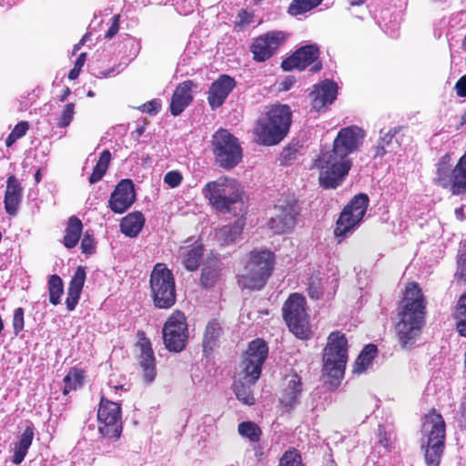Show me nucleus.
I'll return each mask as SVG.
<instances>
[{
    "mask_svg": "<svg viewBox=\"0 0 466 466\" xmlns=\"http://www.w3.org/2000/svg\"><path fill=\"white\" fill-rule=\"evenodd\" d=\"M365 131L350 126L341 128L334 139L331 152L322 153L316 160L320 169L319 183L325 188H336L344 180L351 168L352 161L348 157L358 151L363 144Z\"/></svg>",
    "mask_w": 466,
    "mask_h": 466,
    "instance_id": "1",
    "label": "nucleus"
},
{
    "mask_svg": "<svg viewBox=\"0 0 466 466\" xmlns=\"http://www.w3.org/2000/svg\"><path fill=\"white\" fill-rule=\"evenodd\" d=\"M424 297L416 283H410L405 290L395 325L398 342L403 350H411L420 339L425 325Z\"/></svg>",
    "mask_w": 466,
    "mask_h": 466,
    "instance_id": "2",
    "label": "nucleus"
},
{
    "mask_svg": "<svg viewBox=\"0 0 466 466\" xmlns=\"http://www.w3.org/2000/svg\"><path fill=\"white\" fill-rule=\"evenodd\" d=\"M292 122V113L287 105H275L264 118L257 123L255 134L259 144L275 146L288 135Z\"/></svg>",
    "mask_w": 466,
    "mask_h": 466,
    "instance_id": "3",
    "label": "nucleus"
},
{
    "mask_svg": "<svg viewBox=\"0 0 466 466\" xmlns=\"http://www.w3.org/2000/svg\"><path fill=\"white\" fill-rule=\"evenodd\" d=\"M420 447L427 466H439L445 447V422L442 416L432 410L426 414L421 426Z\"/></svg>",
    "mask_w": 466,
    "mask_h": 466,
    "instance_id": "4",
    "label": "nucleus"
},
{
    "mask_svg": "<svg viewBox=\"0 0 466 466\" xmlns=\"http://www.w3.org/2000/svg\"><path fill=\"white\" fill-rule=\"evenodd\" d=\"M274 268V254L267 249L253 250L249 254L245 273L238 276L242 289H261Z\"/></svg>",
    "mask_w": 466,
    "mask_h": 466,
    "instance_id": "5",
    "label": "nucleus"
},
{
    "mask_svg": "<svg viewBox=\"0 0 466 466\" xmlns=\"http://www.w3.org/2000/svg\"><path fill=\"white\" fill-rule=\"evenodd\" d=\"M203 196L217 210L231 213L233 206L241 203V192L238 184L227 177L210 181L202 189Z\"/></svg>",
    "mask_w": 466,
    "mask_h": 466,
    "instance_id": "6",
    "label": "nucleus"
},
{
    "mask_svg": "<svg viewBox=\"0 0 466 466\" xmlns=\"http://www.w3.org/2000/svg\"><path fill=\"white\" fill-rule=\"evenodd\" d=\"M150 296L158 309H169L176 303V285L173 273L163 263L153 268L149 279Z\"/></svg>",
    "mask_w": 466,
    "mask_h": 466,
    "instance_id": "7",
    "label": "nucleus"
},
{
    "mask_svg": "<svg viewBox=\"0 0 466 466\" xmlns=\"http://www.w3.org/2000/svg\"><path fill=\"white\" fill-rule=\"evenodd\" d=\"M348 361V344L344 334L332 332L324 350L323 370L330 378L343 377Z\"/></svg>",
    "mask_w": 466,
    "mask_h": 466,
    "instance_id": "8",
    "label": "nucleus"
},
{
    "mask_svg": "<svg viewBox=\"0 0 466 466\" xmlns=\"http://www.w3.org/2000/svg\"><path fill=\"white\" fill-rule=\"evenodd\" d=\"M369 197L360 193L356 195L343 208L337 220L334 235L345 238L351 235L360 225L369 206Z\"/></svg>",
    "mask_w": 466,
    "mask_h": 466,
    "instance_id": "9",
    "label": "nucleus"
},
{
    "mask_svg": "<svg viewBox=\"0 0 466 466\" xmlns=\"http://www.w3.org/2000/svg\"><path fill=\"white\" fill-rule=\"evenodd\" d=\"M216 162L225 169H231L242 159L238 139L226 129L218 130L212 137Z\"/></svg>",
    "mask_w": 466,
    "mask_h": 466,
    "instance_id": "10",
    "label": "nucleus"
},
{
    "mask_svg": "<svg viewBox=\"0 0 466 466\" xmlns=\"http://www.w3.org/2000/svg\"><path fill=\"white\" fill-rule=\"evenodd\" d=\"M300 207L294 197L281 198L274 206V215L268 222V228L275 234L290 232L298 222Z\"/></svg>",
    "mask_w": 466,
    "mask_h": 466,
    "instance_id": "11",
    "label": "nucleus"
},
{
    "mask_svg": "<svg viewBox=\"0 0 466 466\" xmlns=\"http://www.w3.org/2000/svg\"><path fill=\"white\" fill-rule=\"evenodd\" d=\"M98 433L107 439H118L122 432L121 406L102 396L97 410Z\"/></svg>",
    "mask_w": 466,
    "mask_h": 466,
    "instance_id": "12",
    "label": "nucleus"
},
{
    "mask_svg": "<svg viewBox=\"0 0 466 466\" xmlns=\"http://www.w3.org/2000/svg\"><path fill=\"white\" fill-rule=\"evenodd\" d=\"M305 298L298 293L289 297L283 306V317L289 330L298 338L307 337L309 319L305 309Z\"/></svg>",
    "mask_w": 466,
    "mask_h": 466,
    "instance_id": "13",
    "label": "nucleus"
},
{
    "mask_svg": "<svg viewBox=\"0 0 466 466\" xmlns=\"http://www.w3.org/2000/svg\"><path fill=\"white\" fill-rule=\"evenodd\" d=\"M268 354V347L263 339H257L248 344L240 365L243 378L247 383L255 384L258 380Z\"/></svg>",
    "mask_w": 466,
    "mask_h": 466,
    "instance_id": "14",
    "label": "nucleus"
},
{
    "mask_svg": "<svg viewBox=\"0 0 466 466\" xmlns=\"http://www.w3.org/2000/svg\"><path fill=\"white\" fill-rule=\"evenodd\" d=\"M187 338L186 317L182 312L176 311L167 319L163 328L166 348L169 351L180 352L185 348Z\"/></svg>",
    "mask_w": 466,
    "mask_h": 466,
    "instance_id": "15",
    "label": "nucleus"
},
{
    "mask_svg": "<svg viewBox=\"0 0 466 466\" xmlns=\"http://www.w3.org/2000/svg\"><path fill=\"white\" fill-rule=\"evenodd\" d=\"M136 200L134 184L130 179H122L111 193L108 200L110 209L117 214L127 210Z\"/></svg>",
    "mask_w": 466,
    "mask_h": 466,
    "instance_id": "16",
    "label": "nucleus"
},
{
    "mask_svg": "<svg viewBox=\"0 0 466 466\" xmlns=\"http://www.w3.org/2000/svg\"><path fill=\"white\" fill-rule=\"evenodd\" d=\"M282 39L281 32H269L256 38L251 46L254 60L264 62L269 59L278 49Z\"/></svg>",
    "mask_w": 466,
    "mask_h": 466,
    "instance_id": "17",
    "label": "nucleus"
},
{
    "mask_svg": "<svg viewBox=\"0 0 466 466\" xmlns=\"http://www.w3.org/2000/svg\"><path fill=\"white\" fill-rule=\"evenodd\" d=\"M236 80L228 75H220L209 86L208 101L212 109L221 106L235 88Z\"/></svg>",
    "mask_w": 466,
    "mask_h": 466,
    "instance_id": "18",
    "label": "nucleus"
},
{
    "mask_svg": "<svg viewBox=\"0 0 466 466\" xmlns=\"http://www.w3.org/2000/svg\"><path fill=\"white\" fill-rule=\"evenodd\" d=\"M319 55V50L316 45L301 46L292 56L282 61L281 67L285 71H290L292 69L303 70L315 62Z\"/></svg>",
    "mask_w": 466,
    "mask_h": 466,
    "instance_id": "19",
    "label": "nucleus"
},
{
    "mask_svg": "<svg viewBox=\"0 0 466 466\" xmlns=\"http://www.w3.org/2000/svg\"><path fill=\"white\" fill-rule=\"evenodd\" d=\"M203 255V245L198 241L187 240L178 249V258L188 271H195L198 268Z\"/></svg>",
    "mask_w": 466,
    "mask_h": 466,
    "instance_id": "20",
    "label": "nucleus"
},
{
    "mask_svg": "<svg viewBox=\"0 0 466 466\" xmlns=\"http://www.w3.org/2000/svg\"><path fill=\"white\" fill-rule=\"evenodd\" d=\"M338 86L332 80L326 79L313 86L310 92L312 106L320 110L325 106L333 103L337 97Z\"/></svg>",
    "mask_w": 466,
    "mask_h": 466,
    "instance_id": "21",
    "label": "nucleus"
},
{
    "mask_svg": "<svg viewBox=\"0 0 466 466\" xmlns=\"http://www.w3.org/2000/svg\"><path fill=\"white\" fill-rule=\"evenodd\" d=\"M140 349L139 364L143 370V378L147 383H151L156 376V360L150 341L143 338L138 342Z\"/></svg>",
    "mask_w": 466,
    "mask_h": 466,
    "instance_id": "22",
    "label": "nucleus"
},
{
    "mask_svg": "<svg viewBox=\"0 0 466 466\" xmlns=\"http://www.w3.org/2000/svg\"><path fill=\"white\" fill-rule=\"evenodd\" d=\"M195 86L193 81L187 80L180 83L171 98L170 112L173 116L180 115L193 99L192 89Z\"/></svg>",
    "mask_w": 466,
    "mask_h": 466,
    "instance_id": "23",
    "label": "nucleus"
},
{
    "mask_svg": "<svg viewBox=\"0 0 466 466\" xmlns=\"http://www.w3.org/2000/svg\"><path fill=\"white\" fill-rule=\"evenodd\" d=\"M23 188L19 180L11 176L6 181V189L5 193V209L10 216H15L22 200Z\"/></svg>",
    "mask_w": 466,
    "mask_h": 466,
    "instance_id": "24",
    "label": "nucleus"
},
{
    "mask_svg": "<svg viewBox=\"0 0 466 466\" xmlns=\"http://www.w3.org/2000/svg\"><path fill=\"white\" fill-rule=\"evenodd\" d=\"M287 383L282 390L280 401L285 407L294 408L301 398L303 391L301 379L297 374L287 377Z\"/></svg>",
    "mask_w": 466,
    "mask_h": 466,
    "instance_id": "25",
    "label": "nucleus"
},
{
    "mask_svg": "<svg viewBox=\"0 0 466 466\" xmlns=\"http://www.w3.org/2000/svg\"><path fill=\"white\" fill-rule=\"evenodd\" d=\"M400 127H395L385 131L381 129L377 146L374 147V157H382L387 153L395 151L400 147V142L396 137Z\"/></svg>",
    "mask_w": 466,
    "mask_h": 466,
    "instance_id": "26",
    "label": "nucleus"
},
{
    "mask_svg": "<svg viewBox=\"0 0 466 466\" xmlns=\"http://www.w3.org/2000/svg\"><path fill=\"white\" fill-rule=\"evenodd\" d=\"M145 218L141 212H132L124 217L120 222L121 232L129 238L137 237L143 228Z\"/></svg>",
    "mask_w": 466,
    "mask_h": 466,
    "instance_id": "27",
    "label": "nucleus"
},
{
    "mask_svg": "<svg viewBox=\"0 0 466 466\" xmlns=\"http://www.w3.org/2000/svg\"><path fill=\"white\" fill-rule=\"evenodd\" d=\"M34 431L35 428L33 424L29 422L21 434L19 441L15 445V454L13 458L14 463L19 464L24 461L28 449L32 444L35 434Z\"/></svg>",
    "mask_w": 466,
    "mask_h": 466,
    "instance_id": "28",
    "label": "nucleus"
},
{
    "mask_svg": "<svg viewBox=\"0 0 466 466\" xmlns=\"http://www.w3.org/2000/svg\"><path fill=\"white\" fill-rule=\"evenodd\" d=\"M82 230L83 225L81 220L75 216L71 217L68 220L63 240L65 247L67 248H75L80 239Z\"/></svg>",
    "mask_w": 466,
    "mask_h": 466,
    "instance_id": "29",
    "label": "nucleus"
},
{
    "mask_svg": "<svg viewBox=\"0 0 466 466\" xmlns=\"http://www.w3.org/2000/svg\"><path fill=\"white\" fill-rule=\"evenodd\" d=\"M244 224L238 220L234 224L221 227L216 231V238L222 245L234 242L242 233Z\"/></svg>",
    "mask_w": 466,
    "mask_h": 466,
    "instance_id": "30",
    "label": "nucleus"
},
{
    "mask_svg": "<svg viewBox=\"0 0 466 466\" xmlns=\"http://www.w3.org/2000/svg\"><path fill=\"white\" fill-rule=\"evenodd\" d=\"M221 334L222 328L216 319H213L207 324L203 338V349L205 352L213 350V349L218 345V341Z\"/></svg>",
    "mask_w": 466,
    "mask_h": 466,
    "instance_id": "31",
    "label": "nucleus"
},
{
    "mask_svg": "<svg viewBox=\"0 0 466 466\" xmlns=\"http://www.w3.org/2000/svg\"><path fill=\"white\" fill-rule=\"evenodd\" d=\"M377 352V346L374 344L365 346L355 361L353 372L363 373L371 365Z\"/></svg>",
    "mask_w": 466,
    "mask_h": 466,
    "instance_id": "32",
    "label": "nucleus"
},
{
    "mask_svg": "<svg viewBox=\"0 0 466 466\" xmlns=\"http://www.w3.org/2000/svg\"><path fill=\"white\" fill-rule=\"evenodd\" d=\"M84 379L85 373L82 370L76 367L70 369L67 375L64 378V394H68L71 390L81 387L84 383Z\"/></svg>",
    "mask_w": 466,
    "mask_h": 466,
    "instance_id": "33",
    "label": "nucleus"
},
{
    "mask_svg": "<svg viewBox=\"0 0 466 466\" xmlns=\"http://www.w3.org/2000/svg\"><path fill=\"white\" fill-rule=\"evenodd\" d=\"M110 159V152L108 150H104L88 178L90 184H95L102 179L108 168Z\"/></svg>",
    "mask_w": 466,
    "mask_h": 466,
    "instance_id": "34",
    "label": "nucleus"
},
{
    "mask_svg": "<svg viewBox=\"0 0 466 466\" xmlns=\"http://www.w3.org/2000/svg\"><path fill=\"white\" fill-rule=\"evenodd\" d=\"M238 434L248 439L251 442H258L262 435V431L259 426L250 420L243 421L238 426Z\"/></svg>",
    "mask_w": 466,
    "mask_h": 466,
    "instance_id": "35",
    "label": "nucleus"
},
{
    "mask_svg": "<svg viewBox=\"0 0 466 466\" xmlns=\"http://www.w3.org/2000/svg\"><path fill=\"white\" fill-rule=\"evenodd\" d=\"M49 301L56 306L61 302V296L64 292L63 280L58 275H51L48 279Z\"/></svg>",
    "mask_w": 466,
    "mask_h": 466,
    "instance_id": "36",
    "label": "nucleus"
},
{
    "mask_svg": "<svg viewBox=\"0 0 466 466\" xmlns=\"http://www.w3.org/2000/svg\"><path fill=\"white\" fill-rule=\"evenodd\" d=\"M454 318L457 320L458 332L460 335L466 337V293L458 300Z\"/></svg>",
    "mask_w": 466,
    "mask_h": 466,
    "instance_id": "37",
    "label": "nucleus"
},
{
    "mask_svg": "<svg viewBox=\"0 0 466 466\" xmlns=\"http://www.w3.org/2000/svg\"><path fill=\"white\" fill-rule=\"evenodd\" d=\"M323 0H293L289 6V13L291 15L304 14L318 6Z\"/></svg>",
    "mask_w": 466,
    "mask_h": 466,
    "instance_id": "38",
    "label": "nucleus"
},
{
    "mask_svg": "<svg viewBox=\"0 0 466 466\" xmlns=\"http://www.w3.org/2000/svg\"><path fill=\"white\" fill-rule=\"evenodd\" d=\"M86 276V273L85 268L82 266H79L76 269V271L70 280L68 290L81 294L84 284H85Z\"/></svg>",
    "mask_w": 466,
    "mask_h": 466,
    "instance_id": "39",
    "label": "nucleus"
},
{
    "mask_svg": "<svg viewBox=\"0 0 466 466\" xmlns=\"http://www.w3.org/2000/svg\"><path fill=\"white\" fill-rule=\"evenodd\" d=\"M235 394L238 400L247 405H253L255 402V398L252 394L250 387L245 385L243 382H236Z\"/></svg>",
    "mask_w": 466,
    "mask_h": 466,
    "instance_id": "40",
    "label": "nucleus"
},
{
    "mask_svg": "<svg viewBox=\"0 0 466 466\" xmlns=\"http://www.w3.org/2000/svg\"><path fill=\"white\" fill-rule=\"evenodd\" d=\"M308 294L312 299H319L323 294L322 279L318 276H311L308 284Z\"/></svg>",
    "mask_w": 466,
    "mask_h": 466,
    "instance_id": "41",
    "label": "nucleus"
},
{
    "mask_svg": "<svg viewBox=\"0 0 466 466\" xmlns=\"http://www.w3.org/2000/svg\"><path fill=\"white\" fill-rule=\"evenodd\" d=\"M457 265L456 276L466 282V239L461 243Z\"/></svg>",
    "mask_w": 466,
    "mask_h": 466,
    "instance_id": "42",
    "label": "nucleus"
},
{
    "mask_svg": "<svg viewBox=\"0 0 466 466\" xmlns=\"http://www.w3.org/2000/svg\"><path fill=\"white\" fill-rule=\"evenodd\" d=\"M126 67V64L119 63L108 69L93 68V76L96 78H108L117 76Z\"/></svg>",
    "mask_w": 466,
    "mask_h": 466,
    "instance_id": "43",
    "label": "nucleus"
},
{
    "mask_svg": "<svg viewBox=\"0 0 466 466\" xmlns=\"http://www.w3.org/2000/svg\"><path fill=\"white\" fill-rule=\"evenodd\" d=\"M218 276L217 268L204 267L201 273V283L205 288H211Z\"/></svg>",
    "mask_w": 466,
    "mask_h": 466,
    "instance_id": "44",
    "label": "nucleus"
},
{
    "mask_svg": "<svg viewBox=\"0 0 466 466\" xmlns=\"http://www.w3.org/2000/svg\"><path fill=\"white\" fill-rule=\"evenodd\" d=\"M75 115V105L73 103L66 104L62 111L60 117L57 119V127H66L71 123Z\"/></svg>",
    "mask_w": 466,
    "mask_h": 466,
    "instance_id": "45",
    "label": "nucleus"
},
{
    "mask_svg": "<svg viewBox=\"0 0 466 466\" xmlns=\"http://www.w3.org/2000/svg\"><path fill=\"white\" fill-rule=\"evenodd\" d=\"M279 466H304L300 455L296 451H286L280 459Z\"/></svg>",
    "mask_w": 466,
    "mask_h": 466,
    "instance_id": "46",
    "label": "nucleus"
},
{
    "mask_svg": "<svg viewBox=\"0 0 466 466\" xmlns=\"http://www.w3.org/2000/svg\"><path fill=\"white\" fill-rule=\"evenodd\" d=\"M301 146L299 143L289 144L281 152V159L285 164H289L290 161L296 158L297 154L299 151Z\"/></svg>",
    "mask_w": 466,
    "mask_h": 466,
    "instance_id": "47",
    "label": "nucleus"
},
{
    "mask_svg": "<svg viewBox=\"0 0 466 466\" xmlns=\"http://www.w3.org/2000/svg\"><path fill=\"white\" fill-rule=\"evenodd\" d=\"M24 309L16 308L13 316V329L15 335H18L24 329Z\"/></svg>",
    "mask_w": 466,
    "mask_h": 466,
    "instance_id": "48",
    "label": "nucleus"
},
{
    "mask_svg": "<svg viewBox=\"0 0 466 466\" xmlns=\"http://www.w3.org/2000/svg\"><path fill=\"white\" fill-rule=\"evenodd\" d=\"M123 43L125 47L130 49L127 56H130L131 59L135 58L140 51V43L136 38L128 35L124 38Z\"/></svg>",
    "mask_w": 466,
    "mask_h": 466,
    "instance_id": "49",
    "label": "nucleus"
},
{
    "mask_svg": "<svg viewBox=\"0 0 466 466\" xmlns=\"http://www.w3.org/2000/svg\"><path fill=\"white\" fill-rule=\"evenodd\" d=\"M86 58V53H81L78 56V57L76 58V60L75 62L74 67L70 70V72L68 74V78L70 80H75L78 77L80 71L85 65Z\"/></svg>",
    "mask_w": 466,
    "mask_h": 466,
    "instance_id": "50",
    "label": "nucleus"
},
{
    "mask_svg": "<svg viewBox=\"0 0 466 466\" xmlns=\"http://www.w3.org/2000/svg\"><path fill=\"white\" fill-rule=\"evenodd\" d=\"M379 443L390 451L393 447L394 438L391 433H387L382 427L379 428Z\"/></svg>",
    "mask_w": 466,
    "mask_h": 466,
    "instance_id": "51",
    "label": "nucleus"
},
{
    "mask_svg": "<svg viewBox=\"0 0 466 466\" xmlns=\"http://www.w3.org/2000/svg\"><path fill=\"white\" fill-rule=\"evenodd\" d=\"M164 182L172 188L177 187L182 182V175L178 171H169L165 175Z\"/></svg>",
    "mask_w": 466,
    "mask_h": 466,
    "instance_id": "52",
    "label": "nucleus"
},
{
    "mask_svg": "<svg viewBox=\"0 0 466 466\" xmlns=\"http://www.w3.org/2000/svg\"><path fill=\"white\" fill-rule=\"evenodd\" d=\"M161 108V103L157 99H153L148 101L138 107V109L142 112H146L149 115H156L159 112Z\"/></svg>",
    "mask_w": 466,
    "mask_h": 466,
    "instance_id": "53",
    "label": "nucleus"
},
{
    "mask_svg": "<svg viewBox=\"0 0 466 466\" xmlns=\"http://www.w3.org/2000/svg\"><path fill=\"white\" fill-rule=\"evenodd\" d=\"M81 249L83 253L92 254L95 249L94 238L86 232L81 241Z\"/></svg>",
    "mask_w": 466,
    "mask_h": 466,
    "instance_id": "54",
    "label": "nucleus"
},
{
    "mask_svg": "<svg viewBox=\"0 0 466 466\" xmlns=\"http://www.w3.org/2000/svg\"><path fill=\"white\" fill-rule=\"evenodd\" d=\"M119 24H120V15H115L112 17L111 25L107 30V32L105 35V38L111 39L114 37L119 31Z\"/></svg>",
    "mask_w": 466,
    "mask_h": 466,
    "instance_id": "55",
    "label": "nucleus"
},
{
    "mask_svg": "<svg viewBox=\"0 0 466 466\" xmlns=\"http://www.w3.org/2000/svg\"><path fill=\"white\" fill-rule=\"evenodd\" d=\"M80 299V294L67 290V297L66 299V309L72 311L76 309Z\"/></svg>",
    "mask_w": 466,
    "mask_h": 466,
    "instance_id": "56",
    "label": "nucleus"
},
{
    "mask_svg": "<svg viewBox=\"0 0 466 466\" xmlns=\"http://www.w3.org/2000/svg\"><path fill=\"white\" fill-rule=\"evenodd\" d=\"M29 129V124L26 121L17 123L12 130V134L17 138L23 137Z\"/></svg>",
    "mask_w": 466,
    "mask_h": 466,
    "instance_id": "57",
    "label": "nucleus"
},
{
    "mask_svg": "<svg viewBox=\"0 0 466 466\" xmlns=\"http://www.w3.org/2000/svg\"><path fill=\"white\" fill-rule=\"evenodd\" d=\"M454 89L458 96L466 97V74L457 81Z\"/></svg>",
    "mask_w": 466,
    "mask_h": 466,
    "instance_id": "58",
    "label": "nucleus"
},
{
    "mask_svg": "<svg viewBox=\"0 0 466 466\" xmlns=\"http://www.w3.org/2000/svg\"><path fill=\"white\" fill-rule=\"evenodd\" d=\"M90 36H91V34L90 33H86L84 35V36L82 37V39L80 40V42L76 45H75L74 46V49H73V54L76 53L83 45H85L89 39H90Z\"/></svg>",
    "mask_w": 466,
    "mask_h": 466,
    "instance_id": "59",
    "label": "nucleus"
},
{
    "mask_svg": "<svg viewBox=\"0 0 466 466\" xmlns=\"http://www.w3.org/2000/svg\"><path fill=\"white\" fill-rule=\"evenodd\" d=\"M145 129L146 128L143 126L138 127L131 135L135 139H138L145 133Z\"/></svg>",
    "mask_w": 466,
    "mask_h": 466,
    "instance_id": "60",
    "label": "nucleus"
},
{
    "mask_svg": "<svg viewBox=\"0 0 466 466\" xmlns=\"http://www.w3.org/2000/svg\"><path fill=\"white\" fill-rule=\"evenodd\" d=\"M16 140L17 138L12 133H10L5 140V145L7 147H11Z\"/></svg>",
    "mask_w": 466,
    "mask_h": 466,
    "instance_id": "61",
    "label": "nucleus"
},
{
    "mask_svg": "<svg viewBox=\"0 0 466 466\" xmlns=\"http://www.w3.org/2000/svg\"><path fill=\"white\" fill-rule=\"evenodd\" d=\"M367 0H349L350 4L351 5H361L364 4Z\"/></svg>",
    "mask_w": 466,
    "mask_h": 466,
    "instance_id": "62",
    "label": "nucleus"
},
{
    "mask_svg": "<svg viewBox=\"0 0 466 466\" xmlns=\"http://www.w3.org/2000/svg\"><path fill=\"white\" fill-rule=\"evenodd\" d=\"M320 69H321V64H320V63H317V64H315V65L311 67L310 71H311V72H318V71H319Z\"/></svg>",
    "mask_w": 466,
    "mask_h": 466,
    "instance_id": "63",
    "label": "nucleus"
},
{
    "mask_svg": "<svg viewBox=\"0 0 466 466\" xmlns=\"http://www.w3.org/2000/svg\"><path fill=\"white\" fill-rule=\"evenodd\" d=\"M69 94H70V90H69V88L67 87V88L65 90L64 94L61 96L60 101H64V100H66V97H67V96H68Z\"/></svg>",
    "mask_w": 466,
    "mask_h": 466,
    "instance_id": "64",
    "label": "nucleus"
}]
</instances>
